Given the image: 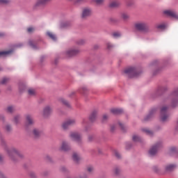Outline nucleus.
<instances>
[{"label":"nucleus","instance_id":"obj_1","mask_svg":"<svg viewBox=\"0 0 178 178\" xmlns=\"http://www.w3.org/2000/svg\"><path fill=\"white\" fill-rule=\"evenodd\" d=\"M136 30L142 31L143 33H148L149 31V25L146 22H138L134 24Z\"/></svg>","mask_w":178,"mask_h":178},{"label":"nucleus","instance_id":"obj_2","mask_svg":"<svg viewBox=\"0 0 178 178\" xmlns=\"http://www.w3.org/2000/svg\"><path fill=\"white\" fill-rule=\"evenodd\" d=\"M124 74L128 76L129 77H137L138 76V72L137 69L134 67H129L124 70Z\"/></svg>","mask_w":178,"mask_h":178},{"label":"nucleus","instance_id":"obj_3","mask_svg":"<svg viewBox=\"0 0 178 178\" xmlns=\"http://www.w3.org/2000/svg\"><path fill=\"white\" fill-rule=\"evenodd\" d=\"M8 154L9 158L12 159V161H16L15 158H22V154L16 149H10L8 150Z\"/></svg>","mask_w":178,"mask_h":178},{"label":"nucleus","instance_id":"obj_4","mask_svg":"<svg viewBox=\"0 0 178 178\" xmlns=\"http://www.w3.org/2000/svg\"><path fill=\"white\" fill-rule=\"evenodd\" d=\"M168 106H164L161 109V122H168L169 120V114H168Z\"/></svg>","mask_w":178,"mask_h":178},{"label":"nucleus","instance_id":"obj_5","mask_svg":"<svg viewBox=\"0 0 178 178\" xmlns=\"http://www.w3.org/2000/svg\"><path fill=\"white\" fill-rule=\"evenodd\" d=\"M162 147V143H156L155 145H154L149 150V154L150 156H154V155H156L158 152V149H159Z\"/></svg>","mask_w":178,"mask_h":178},{"label":"nucleus","instance_id":"obj_6","mask_svg":"<svg viewBox=\"0 0 178 178\" xmlns=\"http://www.w3.org/2000/svg\"><path fill=\"white\" fill-rule=\"evenodd\" d=\"M78 54H80V50L76 48L70 49L65 52V55L69 58H70V56H75V55H78Z\"/></svg>","mask_w":178,"mask_h":178},{"label":"nucleus","instance_id":"obj_7","mask_svg":"<svg viewBox=\"0 0 178 178\" xmlns=\"http://www.w3.org/2000/svg\"><path fill=\"white\" fill-rule=\"evenodd\" d=\"M76 123V120L74 119H70L63 123L62 127L64 130H66V129H68L70 126H73Z\"/></svg>","mask_w":178,"mask_h":178},{"label":"nucleus","instance_id":"obj_8","mask_svg":"<svg viewBox=\"0 0 178 178\" xmlns=\"http://www.w3.org/2000/svg\"><path fill=\"white\" fill-rule=\"evenodd\" d=\"M92 11L91 10V8H83L82 11V19H86V17H90V15H92Z\"/></svg>","mask_w":178,"mask_h":178},{"label":"nucleus","instance_id":"obj_9","mask_svg":"<svg viewBox=\"0 0 178 178\" xmlns=\"http://www.w3.org/2000/svg\"><path fill=\"white\" fill-rule=\"evenodd\" d=\"M70 136L72 140H74V141H81V136H80L77 132H71Z\"/></svg>","mask_w":178,"mask_h":178},{"label":"nucleus","instance_id":"obj_10","mask_svg":"<svg viewBox=\"0 0 178 178\" xmlns=\"http://www.w3.org/2000/svg\"><path fill=\"white\" fill-rule=\"evenodd\" d=\"M176 169V164H168L165 167V172L169 173L170 172H173Z\"/></svg>","mask_w":178,"mask_h":178},{"label":"nucleus","instance_id":"obj_11","mask_svg":"<svg viewBox=\"0 0 178 178\" xmlns=\"http://www.w3.org/2000/svg\"><path fill=\"white\" fill-rule=\"evenodd\" d=\"M60 149V151H69V149H70V146L67 142L63 141Z\"/></svg>","mask_w":178,"mask_h":178},{"label":"nucleus","instance_id":"obj_12","mask_svg":"<svg viewBox=\"0 0 178 178\" xmlns=\"http://www.w3.org/2000/svg\"><path fill=\"white\" fill-rule=\"evenodd\" d=\"M164 14L167 15V16H170V17H174L175 19H178L177 13L175 11L172 10H165L164 11Z\"/></svg>","mask_w":178,"mask_h":178},{"label":"nucleus","instance_id":"obj_13","mask_svg":"<svg viewBox=\"0 0 178 178\" xmlns=\"http://www.w3.org/2000/svg\"><path fill=\"white\" fill-rule=\"evenodd\" d=\"M26 123L29 126H31V124H34V119L33 118V116H31V115H26Z\"/></svg>","mask_w":178,"mask_h":178},{"label":"nucleus","instance_id":"obj_14","mask_svg":"<svg viewBox=\"0 0 178 178\" xmlns=\"http://www.w3.org/2000/svg\"><path fill=\"white\" fill-rule=\"evenodd\" d=\"M52 112V108L50 106H47L44 108L43 115L44 116H48Z\"/></svg>","mask_w":178,"mask_h":178},{"label":"nucleus","instance_id":"obj_15","mask_svg":"<svg viewBox=\"0 0 178 178\" xmlns=\"http://www.w3.org/2000/svg\"><path fill=\"white\" fill-rule=\"evenodd\" d=\"M111 112L114 115H119V113H122V112H123V110L122 108H112Z\"/></svg>","mask_w":178,"mask_h":178},{"label":"nucleus","instance_id":"obj_16","mask_svg":"<svg viewBox=\"0 0 178 178\" xmlns=\"http://www.w3.org/2000/svg\"><path fill=\"white\" fill-rule=\"evenodd\" d=\"M33 134L35 138L40 137V136L42 134V131H40V129H34L33 131Z\"/></svg>","mask_w":178,"mask_h":178},{"label":"nucleus","instance_id":"obj_17","mask_svg":"<svg viewBox=\"0 0 178 178\" xmlns=\"http://www.w3.org/2000/svg\"><path fill=\"white\" fill-rule=\"evenodd\" d=\"M51 0H38L35 3V6H40V5H45L47 2H49Z\"/></svg>","mask_w":178,"mask_h":178},{"label":"nucleus","instance_id":"obj_18","mask_svg":"<svg viewBox=\"0 0 178 178\" xmlns=\"http://www.w3.org/2000/svg\"><path fill=\"white\" fill-rule=\"evenodd\" d=\"M156 111V109L151 110L149 115L145 118V120H146V121L149 120V119H151V118H152V115H154V113H155Z\"/></svg>","mask_w":178,"mask_h":178},{"label":"nucleus","instance_id":"obj_19","mask_svg":"<svg viewBox=\"0 0 178 178\" xmlns=\"http://www.w3.org/2000/svg\"><path fill=\"white\" fill-rule=\"evenodd\" d=\"M47 35L53 41H56V35L55 34L52 33V32H47Z\"/></svg>","mask_w":178,"mask_h":178},{"label":"nucleus","instance_id":"obj_20","mask_svg":"<svg viewBox=\"0 0 178 178\" xmlns=\"http://www.w3.org/2000/svg\"><path fill=\"white\" fill-rule=\"evenodd\" d=\"M96 118H97V113H96V111H93L89 118L90 121L94 122V120H95Z\"/></svg>","mask_w":178,"mask_h":178},{"label":"nucleus","instance_id":"obj_21","mask_svg":"<svg viewBox=\"0 0 178 178\" xmlns=\"http://www.w3.org/2000/svg\"><path fill=\"white\" fill-rule=\"evenodd\" d=\"M13 51L12 50H8L6 51H0V58L1 56H6V55H10L12 54Z\"/></svg>","mask_w":178,"mask_h":178},{"label":"nucleus","instance_id":"obj_22","mask_svg":"<svg viewBox=\"0 0 178 178\" xmlns=\"http://www.w3.org/2000/svg\"><path fill=\"white\" fill-rule=\"evenodd\" d=\"M72 159H74V162H79L80 161V156L77 153H74L72 155Z\"/></svg>","mask_w":178,"mask_h":178},{"label":"nucleus","instance_id":"obj_23","mask_svg":"<svg viewBox=\"0 0 178 178\" xmlns=\"http://www.w3.org/2000/svg\"><path fill=\"white\" fill-rule=\"evenodd\" d=\"M120 5V3L118 1H113L110 3V7L111 8H117V6H119Z\"/></svg>","mask_w":178,"mask_h":178},{"label":"nucleus","instance_id":"obj_24","mask_svg":"<svg viewBox=\"0 0 178 178\" xmlns=\"http://www.w3.org/2000/svg\"><path fill=\"white\" fill-rule=\"evenodd\" d=\"M121 17L122 19H123V20H129V18L130 17V16H129L127 13H122L121 15Z\"/></svg>","mask_w":178,"mask_h":178},{"label":"nucleus","instance_id":"obj_25","mask_svg":"<svg viewBox=\"0 0 178 178\" xmlns=\"http://www.w3.org/2000/svg\"><path fill=\"white\" fill-rule=\"evenodd\" d=\"M7 112L8 113H12L13 112H15V107L12 106H9L8 108H7Z\"/></svg>","mask_w":178,"mask_h":178},{"label":"nucleus","instance_id":"obj_26","mask_svg":"<svg viewBox=\"0 0 178 178\" xmlns=\"http://www.w3.org/2000/svg\"><path fill=\"white\" fill-rule=\"evenodd\" d=\"M133 141H134L135 143L141 141V138H140L138 136L134 135L133 136Z\"/></svg>","mask_w":178,"mask_h":178},{"label":"nucleus","instance_id":"obj_27","mask_svg":"<svg viewBox=\"0 0 178 178\" xmlns=\"http://www.w3.org/2000/svg\"><path fill=\"white\" fill-rule=\"evenodd\" d=\"M143 131H144L145 133H146V134H148L149 136H152V134H153L152 131H150L148 129H143Z\"/></svg>","mask_w":178,"mask_h":178},{"label":"nucleus","instance_id":"obj_28","mask_svg":"<svg viewBox=\"0 0 178 178\" xmlns=\"http://www.w3.org/2000/svg\"><path fill=\"white\" fill-rule=\"evenodd\" d=\"M120 35H122V34L120 33V32H114L113 33V37L114 38H119V37H120Z\"/></svg>","mask_w":178,"mask_h":178},{"label":"nucleus","instance_id":"obj_29","mask_svg":"<svg viewBox=\"0 0 178 178\" xmlns=\"http://www.w3.org/2000/svg\"><path fill=\"white\" fill-rule=\"evenodd\" d=\"M157 29H160V30H164V29H165L166 25H165V24H161L157 25Z\"/></svg>","mask_w":178,"mask_h":178},{"label":"nucleus","instance_id":"obj_30","mask_svg":"<svg viewBox=\"0 0 178 178\" xmlns=\"http://www.w3.org/2000/svg\"><path fill=\"white\" fill-rule=\"evenodd\" d=\"M60 102H62V104H64V105H66V106H70V104H69L67 101L65 100V99H61Z\"/></svg>","mask_w":178,"mask_h":178},{"label":"nucleus","instance_id":"obj_31","mask_svg":"<svg viewBox=\"0 0 178 178\" xmlns=\"http://www.w3.org/2000/svg\"><path fill=\"white\" fill-rule=\"evenodd\" d=\"M28 94L29 95H35V90H34L33 89H29L28 90Z\"/></svg>","mask_w":178,"mask_h":178},{"label":"nucleus","instance_id":"obj_32","mask_svg":"<svg viewBox=\"0 0 178 178\" xmlns=\"http://www.w3.org/2000/svg\"><path fill=\"white\" fill-rule=\"evenodd\" d=\"M114 174L118 175L119 173H120V169L119 168H115L113 170Z\"/></svg>","mask_w":178,"mask_h":178},{"label":"nucleus","instance_id":"obj_33","mask_svg":"<svg viewBox=\"0 0 178 178\" xmlns=\"http://www.w3.org/2000/svg\"><path fill=\"white\" fill-rule=\"evenodd\" d=\"M8 81H9V78H3L1 81V84H6V83H8Z\"/></svg>","mask_w":178,"mask_h":178},{"label":"nucleus","instance_id":"obj_34","mask_svg":"<svg viewBox=\"0 0 178 178\" xmlns=\"http://www.w3.org/2000/svg\"><path fill=\"white\" fill-rule=\"evenodd\" d=\"M19 119H20V116H19V115L15 116V118H14L15 123H19Z\"/></svg>","mask_w":178,"mask_h":178},{"label":"nucleus","instance_id":"obj_35","mask_svg":"<svg viewBox=\"0 0 178 178\" xmlns=\"http://www.w3.org/2000/svg\"><path fill=\"white\" fill-rule=\"evenodd\" d=\"M29 44L30 45V47H31L33 49H35V44H34V42L33 41H29Z\"/></svg>","mask_w":178,"mask_h":178},{"label":"nucleus","instance_id":"obj_36","mask_svg":"<svg viewBox=\"0 0 178 178\" xmlns=\"http://www.w3.org/2000/svg\"><path fill=\"white\" fill-rule=\"evenodd\" d=\"M114 154L115 155L116 158H118V159H120V153H119V152L115 151Z\"/></svg>","mask_w":178,"mask_h":178},{"label":"nucleus","instance_id":"obj_37","mask_svg":"<svg viewBox=\"0 0 178 178\" xmlns=\"http://www.w3.org/2000/svg\"><path fill=\"white\" fill-rule=\"evenodd\" d=\"M34 30H35V29H34L33 27H29L27 29L28 33H33V31H34Z\"/></svg>","mask_w":178,"mask_h":178},{"label":"nucleus","instance_id":"obj_38","mask_svg":"<svg viewBox=\"0 0 178 178\" xmlns=\"http://www.w3.org/2000/svg\"><path fill=\"white\" fill-rule=\"evenodd\" d=\"M105 0H95L96 3H97V5H101V3H104V1Z\"/></svg>","mask_w":178,"mask_h":178},{"label":"nucleus","instance_id":"obj_39","mask_svg":"<svg viewBox=\"0 0 178 178\" xmlns=\"http://www.w3.org/2000/svg\"><path fill=\"white\" fill-rule=\"evenodd\" d=\"M92 170H94V168H92V166L88 167V172H89V173H91Z\"/></svg>","mask_w":178,"mask_h":178},{"label":"nucleus","instance_id":"obj_40","mask_svg":"<svg viewBox=\"0 0 178 178\" xmlns=\"http://www.w3.org/2000/svg\"><path fill=\"white\" fill-rule=\"evenodd\" d=\"M9 0H0V3H9Z\"/></svg>","mask_w":178,"mask_h":178},{"label":"nucleus","instance_id":"obj_41","mask_svg":"<svg viewBox=\"0 0 178 178\" xmlns=\"http://www.w3.org/2000/svg\"><path fill=\"white\" fill-rule=\"evenodd\" d=\"M119 125L121 127L122 130H126V126H124L122 123H120Z\"/></svg>","mask_w":178,"mask_h":178},{"label":"nucleus","instance_id":"obj_42","mask_svg":"<svg viewBox=\"0 0 178 178\" xmlns=\"http://www.w3.org/2000/svg\"><path fill=\"white\" fill-rule=\"evenodd\" d=\"M6 129L7 130V131H10V130H12V127H10V125H7L6 127Z\"/></svg>","mask_w":178,"mask_h":178},{"label":"nucleus","instance_id":"obj_43","mask_svg":"<svg viewBox=\"0 0 178 178\" xmlns=\"http://www.w3.org/2000/svg\"><path fill=\"white\" fill-rule=\"evenodd\" d=\"M108 119V115L106 114L103 115L102 121L105 122Z\"/></svg>","mask_w":178,"mask_h":178},{"label":"nucleus","instance_id":"obj_44","mask_svg":"<svg viewBox=\"0 0 178 178\" xmlns=\"http://www.w3.org/2000/svg\"><path fill=\"white\" fill-rule=\"evenodd\" d=\"M112 44H111V43H107V48L108 49H111V48H112Z\"/></svg>","mask_w":178,"mask_h":178},{"label":"nucleus","instance_id":"obj_45","mask_svg":"<svg viewBox=\"0 0 178 178\" xmlns=\"http://www.w3.org/2000/svg\"><path fill=\"white\" fill-rule=\"evenodd\" d=\"M115 129H116V126L112 125V126L111 127V131H113L115 130Z\"/></svg>","mask_w":178,"mask_h":178},{"label":"nucleus","instance_id":"obj_46","mask_svg":"<svg viewBox=\"0 0 178 178\" xmlns=\"http://www.w3.org/2000/svg\"><path fill=\"white\" fill-rule=\"evenodd\" d=\"M3 156H2V155L1 154H0V162H1V161H2V159H3Z\"/></svg>","mask_w":178,"mask_h":178},{"label":"nucleus","instance_id":"obj_47","mask_svg":"<svg viewBox=\"0 0 178 178\" xmlns=\"http://www.w3.org/2000/svg\"><path fill=\"white\" fill-rule=\"evenodd\" d=\"M0 177L1 178H5V177L3 176V175H2V173H0Z\"/></svg>","mask_w":178,"mask_h":178},{"label":"nucleus","instance_id":"obj_48","mask_svg":"<svg viewBox=\"0 0 178 178\" xmlns=\"http://www.w3.org/2000/svg\"><path fill=\"white\" fill-rule=\"evenodd\" d=\"M175 149H176L175 147H172L171 148V151H172V152L175 151Z\"/></svg>","mask_w":178,"mask_h":178},{"label":"nucleus","instance_id":"obj_49","mask_svg":"<svg viewBox=\"0 0 178 178\" xmlns=\"http://www.w3.org/2000/svg\"><path fill=\"white\" fill-rule=\"evenodd\" d=\"M84 0H77V2H83Z\"/></svg>","mask_w":178,"mask_h":178},{"label":"nucleus","instance_id":"obj_50","mask_svg":"<svg viewBox=\"0 0 178 178\" xmlns=\"http://www.w3.org/2000/svg\"><path fill=\"white\" fill-rule=\"evenodd\" d=\"M3 36V33H0V37Z\"/></svg>","mask_w":178,"mask_h":178}]
</instances>
